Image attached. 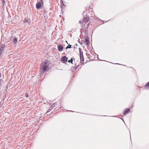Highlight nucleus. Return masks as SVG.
<instances>
[{"mask_svg":"<svg viewBox=\"0 0 149 149\" xmlns=\"http://www.w3.org/2000/svg\"><path fill=\"white\" fill-rule=\"evenodd\" d=\"M49 61H47L45 62H42L40 67V71L41 74L44 73L45 72L48 70Z\"/></svg>","mask_w":149,"mask_h":149,"instance_id":"1","label":"nucleus"},{"mask_svg":"<svg viewBox=\"0 0 149 149\" xmlns=\"http://www.w3.org/2000/svg\"><path fill=\"white\" fill-rule=\"evenodd\" d=\"M67 60L68 58L65 56H64L61 58V61H63L64 63L67 62Z\"/></svg>","mask_w":149,"mask_h":149,"instance_id":"2","label":"nucleus"},{"mask_svg":"<svg viewBox=\"0 0 149 149\" xmlns=\"http://www.w3.org/2000/svg\"><path fill=\"white\" fill-rule=\"evenodd\" d=\"M41 3L40 2H37V3L36 5V7L38 9H40L41 7Z\"/></svg>","mask_w":149,"mask_h":149,"instance_id":"3","label":"nucleus"},{"mask_svg":"<svg viewBox=\"0 0 149 149\" xmlns=\"http://www.w3.org/2000/svg\"><path fill=\"white\" fill-rule=\"evenodd\" d=\"M89 20V18L87 17H84L82 21L83 22L87 23Z\"/></svg>","mask_w":149,"mask_h":149,"instance_id":"4","label":"nucleus"},{"mask_svg":"<svg viewBox=\"0 0 149 149\" xmlns=\"http://www.w3.org/2000/svg\"><path fill=\"white\" fill-rule=\"evenodd\" d=\"M58 48L59 51H61L63 49V47L62 45L59 44L58 46Z\"/></svg>","mask_w":149,"mask_h":149,"instance_id":"5","label":"nucleus"},{"mask_svg":"<svg viewBox=\"0 0 149 149\" xmlns=\"http://www.w3.org/2000/svg\"><path fill=\"white\" fill-rule=\"evenodd\" d=\"M130 108L125 109L124 110L123 115H124L126 113H128L130 112Z\"/></svg>","mask_w":149,"mask_h":149,"instance_id":"6","label":"nucleus"},{"mask_svg":"<svg viewBox=\"0 0 149 149\" xmlns=\"http://www.w3.org/2000/svg\"><path fill=\"white\" fill-rule=\"evenodd\" d=\"M85 41L87 45H88L89 44L90 42L89 40V38L88 36H87L86 37Z\"/></svg>","mask_w":149,"mask_h":149,"instance_id":"7","label":"nucleus"},{"mask_svg":"<svg viewBox=\"0 0 149 149\" xmlns=\"http://www.w3.org/2000/svg\"><path fill=\"white\" fill-rule=\"evenodd\" d=\"M79 66V65H76L72 67V69L73 70L75 71Z\"/></svg>","mask_w":149,"mask_h":149,"instance_id":"8","label":"nucleus"},{"mask_svg":"<svg viewBox=\"0 0 149 149\" xmlns=\"http://www.w3.org/2000/svg\"><path fill=\"white\" fill-rule=\"evenodd\" d=\"M79 55L81 56H83V53L82 51H81V49L80 48H79Z\"/></svg>","mask_w":149,"mask_h":149,"instance_id":"9","label":"nucleus"},{"mask_svg":"<svg viewBox=\"0 0 149 149\" xmlns=\"http://www.w3.org/2000/svg\"><path fill=\"white\" fill-rule=\"evenodd\" d=\"M17 38H14L13 39V43L14 45H15L16 43L17 42Z\"/></svg>","mask_w":149,"mask_h":149,"instance_id":"10","label":"nucleus"},{"mask_svg":"<svg viewBox=\"0 0 149 149\" xmlns=\"http://www.w3.org/2000/svg\"><path fill=\"white\" fill-rule=\"evenodd\" d=\"M147 87H148V89L149 88V81L147 83L145 86V88L147 89Z\"/></svg>","mask_w":149,"mask_h":149,"instance_id":"11","label":"nucleus"},{"mask_svg":"<svg viewBox=\"0 0 149 149\" xmlns=\"http://www.w3.org/2000/svg\"><path fill=\"white\" fill-rule=\"evenodd\" d=\"M73 58H72L70 60H69L68 61V62L69 63H70L72 64H73Z\"/></svg>","mask_w":149,"mask_h":149,"instance_id":"12","label":"nucleus"},{"mask_svg":"<svg viewBox=\"0 0 149 149\" xmlns=\"http://www.w3.org/2000/svg\"><path fill=\"white\" fill-rule=\"evenodd\" d=\"M71 47H72V45L69 44V45L66 47L65 49H67L68 48H71Z\"/></svg>","mask_w":149,"mask_h":149,"instance_id":"13","label":"nucleus"},{"mask_svg":"<svg viewBox=\"0 0 149 149\" xmlns=\"http://www.w3.org/2000/svg\"><path fill=\"white\" fill-rule=\"evenodd\" d=\"M80 61L81 60H82V61H84V57L83 56H83H80Z\"/></svg>","mask_w":149,"mask_h":149,"instance_id":"14","label":"nucleus"},{"mask_svg":"<svg viewBox=\"0 0 149 149\" xmlns=\"http://www.w3.org/2000/svg\"><path fill=\"white\" fill-rule=\"evenodd\" d=\"M5 45L4 44H2L1 45V47H2V48L4 49L5 48Z\"/></svg>","mask_w":149,"mask_h":149,"instance_id":"15","label":"nucleus"},{"mask_svg":"<svg viewBox=\"0 0 149 149\" xmlns=\"http://www.w3.org/2000/svg\"><path fill=\"white\" fill-rule=\"evenodd\" d=\"M23 22L24 23L27 22H28V19H26V18L25 19L24 21H23Z\"/></svg>","mask_w":149,"mask_h":149,"instance_id":"16","label":"nucleus"},{"mask_svg":"<svg viewBox=\"0 0 149 149\" xmlns=\"http://www.w3.org/2000/svg\"><path fill=\"white\" fill-rule=\"evenodd\" d=\"M52 109V108L50 107L49 109L47 110V112H49Z\"/></svg>","mask_w":149,"mask_h":149,"instance_id":"17","label":"nucleus"},{"mask_svg":"<svg viewBox=\"0 0 149 149\" xmlns=\"http://www.w3.org/2000/svg\"><path fill=\"white\" fill-rule=\"evenodd\" d=\"M2 2L3 5H4V4L5 3V0H2Z\"/></svg>","mask_w":149,"mask_h":149,"instance_id":"18","label":"nucleus"},{"mask_svg":"<svg viewBox=\"0 0 149 149\" xmlns=\"http://www.w3.org/2000/svg\"><path fill=\"white\" fill-rule=\"evenodd\" d=\"M54 104H52V105H51L50 107H51L52 109V108L54 107Z\"/></svg>","mask_w":149,"mask_h":149,"instance_id":"19","label":"nucleus"},{"mask_svg":"<svg viewBox=\"0 0 149 149\" xmlns=\"http://www.w3.org/2000/svg\"><path fill=\"white\" fill-rule=\"evenodd\" d=\"M89 24H88L87 25H86V28H87V29H88V27H89Z\"/></svg>","mask_w":149,"mask_h":149,"instance_id":"20","label":"nucleus"},{"mask_svg":"<svg viewBox=\"0 0 149 149\" xmlns=\"http://www.w3.org/2000/svg\"><path fill=\"white\" fill-rule=\"evenodd\" d=\"M29 96L27 94H25V97H28Z\"/></svg>","mask_w":149,"mask_h":149,"instance_id":"21","label":"nucleus"},{"mask_svg":"<svg viewBox=\"0 0 149 149\" xmlns=\"http://www.w3.org/2000/svg\"><path fill=\"white\" fill-rule=\"evenodd\" d=\"M4 49V48H2V47H1L0 48V50H1V51H3Z\"/></svg>","mask_w":149,"mask_h":149,"instance_id":"22","label":"nucleus"},{"mask_svg":"<svg viewBox=\"0 0 149 149\" xmlns=\"http://www.w3.org/2000/svg\"><path fill=\"white\" fill-rule=\"evenodd\" d=\"M40 0L42 4L43 3V0Z\"/></svg>","mask_w":149,"mask_h":149,"instance_id":"23","label":"nucleus"},{"mask_svg":"<svg viewBox=\"0 0 149 149\" xmlns=\"http://www.w3.org/2000/svg\"><path fill=\"white\" fill-rule=\"evenodd\" d=\"M79 42L80 43V45H82L83 43H82L81 42Z\"/></svg>","mask_w":149,"mask_h":149,"instance_id":"24","label":"nucleus"},{"mask_svg":"<svg viewBox=\"0 0 149 149\" xmlns=\"http://www.w3.org/2000/svg\"><path fill=\"white\" fill-rule=\"evenodd\" d=\"M2 52H3V51H1V50H0V53H2Z\"/></svg>","mask_w":149,"mask_h":149,"instance_id":"25","label":"nucleus"},{"mask_svg":"<svg viewBox=\"0 0 149 149\" xmlns=\"http://www.w3.org/2000/svg\"><path fill=\"white\" fill-rule=\"evenodd\" d=\"M53 104H54V105L55 106L56 105V102L55 103H54Z\"/></svg>","mask_w":149,"mask_h":149,"instance_id":"26","label":"nucleus"},{"mask_svg":"<svg viewBox=\"0 0 149 149\" xmlns=\"http://www.w3.org/2000/svg\"><path fill=\"white\" fill-rule=\"evenodd\" d=\"M75 45H76V46H77V44H75Z\"/></svg>","mask_w":149,"mask_h":149,"instance_id":"27","label":"nucleus"},{"mask_svg":"<svg viewBox=\"0 0 149 149\" xmlns=\"http://www.w3.org/2000/svg\"><path fill=\"white\" fill-rule=\"evenodd\" d=\"M65 42H66L67 43V44H68V42L66 40Z\"/></svg>","mask_w":149,"mask_h":149,"instance_id":"28","label":"nucleus"},{"mask_svg":"<svg viewBox=\"0 0 149 149\" xmlns=\"http://www.w3.org/2000/svg\"><path fill=\"white\" fill-rule=\"evenodd\" d=\"M79 23H81V21H79Z\"/></svg>","mask_w":149,"mask_h":149,"instance_id":"29","label":"nucleus"},{"mask_svg":"<svg viewBox=\"0 0 149 149\" xmlns=\"http://www.w3.org/2000/svg\"><path fill=\"white\" fill-rule=\"evenodd\" d=\"M116 64H118V63H116Z\"/></svg>","mask_w":149,"mask_h":149,"instance_id":"30","label":"nucleus"},{"mask_svg":"<svg viewBox=\"0 0 149 149\" xmlns=\"http://www.w3.org/2000/svg\"><path fill=\"white\" fill-rule=\"evenodd\" d=\"M78 42H79V40H78Z\"/></svg>","mask_w":149,"mask_h":149,"instance_id":"31","label":"nucleus"}]
</instances>
